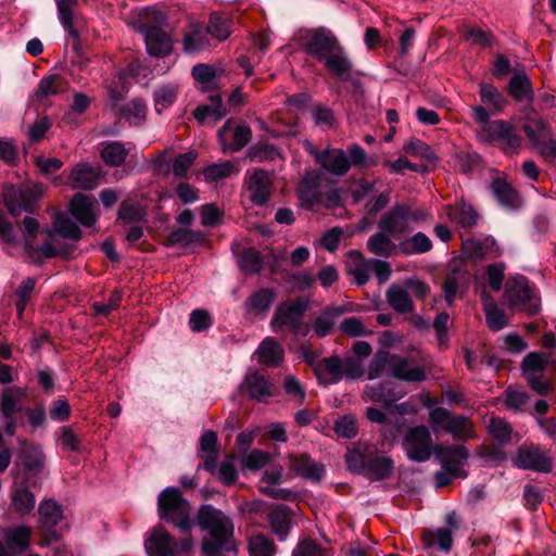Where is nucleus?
Here are the masks:
<instances>
[{
  "instance_id": "obj_1",
  "label": "nucleus",
  "mask_w": 556,
  "mask_h": 556,
  "mask_svg": "<svg viewBox=\"0 0 556 556\" xmlns=\"http://www.w3.org/2000/svg\"><path fill=\"white\" fill-rule=\"evenodd\" d=\"M303 50L342 81L352 78L353 63L338 37L326 27L307 30L302 37Z\"/></svg>"
},
{
  "instance_id": "obj_2",
  "label": "nucleus",
  "mask_w": 556,
  "mask_h": 556,
  "mask_svg": "<svg viewBox=\"0 0 556 556\" xmlns=\"http://www.w3.org/2000/svg\"><path fill=\"white\" fill-rule=\"evenodd\" d=\"M345 462L350 471L363 475L370 481L386 480L394 469L391 457L380 454L375 445L363 441L348 450Z\"/></svg>"
},
{
  "instance_id": "obj_3",
  "label": "nucleus",
  "mask_w": 556,
  "mask_h": 556,
  "mask_svg": "<svg viewBox=\"0 0 556 556\" xmlns=\"http://www.w3.org/2000/svg\"><path fill=\"white\" fill-rule=\"evenodd\" d=\"M198 523L208 531L211 539L202 543V552L214 555L217 549L236 552L233 523L222 510L212 505H203L198 513Z\"/></svg>"
},
{
  "instance_id": "obj_4",
  "label": "nucleus",
  "mask_w": 556,
  "mask_h": 556,
  "mask_svg": "<svg viewBox=\"0 0 556 556\" xmlns=\"http://www.w3.org/2000/svg\"><path fill=\"white\" fill-rule=\"evenodd\" d=\"M433 455L441 464V469L434 476L435 486L443 488L450 484L456 478H466L465 466L469 458V451L463 444L433 446Z\"/></svg>"
},
{
  "instance_id": "obj_5",
  "label": "nucleus",
  "mask_w": 556,
  "mask_h": 556,
  "mask_svg": "<svg viewBox=\"0 0 556 556\" xmlns=\"http://www.w3.org/2000/svg\"><path fill=\"white\" fill-rule=\"evenodd\" d=\"M190 504L175 486L164 489L157 497V511L161 519L173 523L182 534L194 525L190 515Z\"/></svg>"
},
{
  "instance_id": "obj_6",
  "label": "nucleus",
  "mask_w": 556,
  "mask_h": 556,
  "mask_svg": "<svg viewBox=\"0 0 556 556\" xmlns=\"http://www.w3.org/2000/svg\"><path fill=\"white\" fill-rule=\"evenodd\" d=\"M307 308L308 302L303 298L282 302L276 307L271 318L270 326L273 331L280 333L285 329H288L294 336H307L311 331V327L303 320Z\"/></svg>"
},
{
  "instance_id": "obj_7",
  "label": "nucleus",
  "mask_w": 556,
  "mask_h": 556,
  "mask_svg": "<svg viewBox=\"0 0 556 556\" xmlns=\"http://www.w3.org/2000/svg\"><path fill=\"white\" fill-rule=\"evenodd\" d=\"M426 219V213L408 203H399L386 212L378 222V228L390 236L403 235L412 225Z\"/></svg>"
},
{
  "instance_id": "obj_8",
  "label": "nucleus",
  "mask_w": 556,
  "mask_h": 556,
  "mask_svg": "<svg viewBox=\"0 0 556 556\" xmlns=\"http://www.w3.org/2000/svg\"><path fill=\"white\" fill-rule=\"evenodd\" d=\"M429 424L434 432L444 431L462 441L476 437L473 422L467 416L454 415L444 407H437L429 413Z\"/></svg>"
},
{
  "instance_id": "obj_9",
  "label": "nucleus",
  "mask_w": 556,
  "mask_h": 556,
  "mask_svg": "<svg viewBox=\"0 0 556 556\" xmlns=\"http://www.w3.org/2000/svg\"><path fill=\"white\" fill-rule=\"evenodd\" d=\"M477 137L480 142L500 147L504 153H517L521 147V136L515 127L503 119L492 121V124L479 128Z\"/></svg>"
},
{
  "instance_id": "obj_10",
  "label": "nucleus",
  "mask_w": 556,
  "mask_h": 556,
  "mask_svg": "<svg viewBox=\"0 0 556 556\" xmlns=\"http://www.w3.org/2000/svg\"><path fill=\"white\" fill-rule=\"evenodd\" d=\"M43 192L41 185L10 186L4 191V204L13 216H18L24 212L33 214Z\"/></svg>"
},
{
  "instance_id": "obj_11",
  "label": "nucleus",
  "mask_w": 556,
  "mask_h": 556,
  "mask_svg": "<svg viewBox=\"0 0 556 556\" xmlns=\"http://www.w3.org/2000/svg\"><path fill=\"white\" fill-rule=\"evenodd\" d=\"M402 444L407 457L413 462H426L433 453L430 431L422 425L409 428Z\"/></svg>"
},
{
  "instance_id": "obj_12",
  "label": "nucleus",
  "mask_w": 556,
  "mask_h": 556,
  "mask_svg": "<svg viewBox=\"0 0 556 556\" xmlns=\"http://www.w3.org/2000/svg\"><path fill=\"white\" fill-rule=\"evenodd\" d=\"M514 464L521 469L548 473L553 470V457L539 445L522 444L514 458Z\"/></svg>"
},
{
  "instance_id": "obj_13",
  "label": "nucleus",
  "mask_w": 556,
  "mask_h": 556,
  "mask_svg": "<svg viewBox=\"0 0 556 556\" xmlns=\"http://www.w3.org/2000/svg\"><path fill=\"white\" fill-rule=\"evenodd\" d=\"M506 296L510 307L526 311L531 315L539 312V305L532 302V290L523 276L514 277L507 282Z\"/></svg>"
},
{
  "instance_id": "obj_14",
  "label": "nucleus",
  "mask_w": 556,
  "mask_h": 556,
  "mask_svg": "<svg viewBox=\"0 0 556 556\" xmlns=\"http://www.w3.org/2000/svg\"><path fill=\"white\" fill-rule=\"evenodd\" d=\"M138 30L144 38L147 51L150 55L163 58L172 53L173 40L160 26L142 22Z\"/></svg>"
},
{
  "instance_id": "obj_15",
  "label": "nucleus",
  "mask_w": 556,
  "mask_h": 556,
  "mask_svg": "<svg viewBox=\"0 0 556 556\" xmlns=\"http://www.w3.org/2000/svg\"><path fill=\"white\" fill-rule=\"evenodd\" d=\"M315 162L327 173L334 176H344L351 168L346 152L338 148L312 150Z\"/></svg>"
},
{
  "instance_id": "obj_16",
  "label": "nucleus",
  "mask_w": 556,
  "mask_h": 556,
  "mask_svg": "<svg viewBox=\"0 0 556 556\" xmlns=\"http://www.w3.org/2000/svg\"><path fill=\"white\" fill-rule=\"evenodd\" d=\"M39 526L42 534L49 541H56L61 532L56 529L63 518L62 507L53 500H47L38 506Z\"/></svg>"
},
{
  "instance_id": "obj_17",
  "label": "nucleus",
  "mask_w": 556,
  "mask_h": 556,
  "mask_svg": "<svg viewBox=\"0 0 556 556\" xmlns=\"http://www.w3.org/2000/svg\"><path fill=\"white\" fill-rule=\"evenodd\" d=\"M240 391L247 394L251 400L266 402L274 393V384L269 377L254 370L245 374Z\"/></svg>"
},
{
  "instance_id": "obj_18",
  "label": "nucleus",
  "mask_w": 556,
  "mask_h": 556,
  "mask_svg": "<svg viewBox=\"0 0 556 556\" xmlns=\"http://www.w3.org/2000/svg\"><path fill=\"white\" fill-rule=\"evenodd\" d=\"M224 152H238L245 147L252 138V131L248 126H233L227 121L217 132Z\"/></svg>"
},
{
  "instance_id": "obj_19",
  "label": "nucleus",
  "mask_w": 556,
  "mask_h": 556,
  "mask_svg": "<svg viewBox=\"0 0 556 556\" xmlns=\"http://www.w3.org/2000/svg\"><path fill=\"white\" fill-rule=\"evenodd\" d=\"M521 113L525 121L522 125L525 134L534 147H539L543 140L551 136L547 122L536 113L532 105L525 106Z\"/></svg>"
},
{
  "instance_id": "obj_20",
  "label": "nucleus",
  "mask_w": 556,
  "mask_h": 556,
  "mask_svg": "<svg viewBox=\"0 0 556 556\" xmlns=\"http://www.w3.org/2000/svg\"><path fill=\"white\" fill-rule=\"evenodd\" d=\"M31 530L26 526H18L8 529L0 541V556H20L24 553L30 542Z\"/></svg>"
},
{
  "instance_id": "obj_21",
  "label": "nucleus",
  "mask_w": 556,
  "mask_h": 556,
  "mask_svg": "<svg viewBox=\"0 0 556 556\" xmlns=\"http://www.w3.org/2000/svg\"><path fill=\"white\" fill-rule=\"evenodd\" d=\"M247 184L251 202L258 206L265 205L271 192V179L268 172L261 168L254 169Z\"/></svg>"
},
{
  "instance_id": "obj_22",
  "label": "nucleus",
  "mask_w": 556,
  "mask_h": 556,
  "mask_svg": "<svg viewBox=\"0 0 556 556\" xmlns=\"http://www.w3.org/2000/svg\"><path fill=\"white\" fill-rule=\"evenodd\" d=\"M391 376L406 382H421L426 379L425 369L408 357L393 354Z\"/></svg>"
},
{
  "instance_id": "obj_23",
  "label": "nucleus",
  "mask_w": 556,
  "mask_h": 556,
  "mask_svg": "<svg viewBox=\"0 0 556 556\" xmlns=\"http://www.w3.org/2000/svg\"><path fill=\"white\" fill-rule=\"evenodd\" d=\"M58 8V17L64 30L75 40L79 39V29L84 27L83 18L73 12L77 0H55Z\"/></svg>"
},
{
  "instance_id": "obj_24",
  "label": "nucleus",
  "mask_w": 556,
  "mask_h": 556,
  "mask_svg": "<svg viewBox=\"0 0 556 556\" xmlns=\"http://www.w3.org/2000/svg\"><path fill=\"white\" fill-rule=\"evenodd\" d=\"M490 188L498 203L506 210L515 211L522 205L521 195L506 179L494 178Z\"/></svg>"
},
{
  "instance_id": "obj_25",
  "label": "nucleus",
  "mask_w": 556,
  "mask_h": 556,
  "mask_svg": "<svg viewBox=\"0 0 556 556\" xmlns=\"http://www.w3.org/2000/svg\"><path fill=\"white\" fill-rule=\"evenodd\" d=\"M97 201L84 193H76L71 201L72 215L86 227H91L97 222L94 213Z\"/></svg>"
},
{
  "instance_id": "obj_26",
  "label": "nucleus",
  "mask_w": 556,
  "mask_h": 556,
  "mask_svg": "<svg viewBox=\"0 0 556 556\" xmlns=\"http://www.w3.org/2000/svg\"><path fill=\"white\" fill-rule=\"evenodd\" d=\"M290 469L298 476L318 482L325 476V467L306 454L290 456Z\"/></svg>"
},
{
  "instance_id": "obj_27",
  "label": "nucleus",
  "mask_w": 556,
  "mask_h": 556,
  "mask_svg": "<svg viewBox=\"0 0 556 556\" xmlns=\"http://www.w3.org/2000/svg\"><path fill=\"white\" fill-rule=\"evenodd\" d=\"M26 397V391L21 387L3 389L0 394V410L3 418L11 419L16 414L24 412L22 403Z\"/></svg>"
},
{
  "instance_id": "obj_28",
  "label": "nucleus",
  "mask_w": 556,
  "mask_h": 556,
  "mask_svg": "<svg viewBox=\"0 0 556 556\" xmlns=\"http://www.w3.org/2000/svg\"><path fill=\"white\" fill-rule=\"evenodd\" d=\"M146 547L150 556H176L177 554V542L163 528L153 531Z\"/></svg>"
},
{
  "instance_id": "obj_29",
  "label": "nucleus",
  "mask_w": 556,
  "mask_h": 556,
  "mask_svg": "<svg viewBox=\"0 0 556 556\" xmlns=\"http://www.w3.org/2000/svg\"><path fill=\"white\" fill-rule=\"evenodd\" d=\"M366 397L376 403H381L386 407H391L392 404L403 396V392L397 390V387L392 381H383L377 386H367L365 388Z\"/></svg>"
},
{
  "instance_id": "obj_30",
  "label": "nucleus",
  "mask_w": 556,
  "mask_h": 556,
  "mask_svg": "<svg viewBox=\"0 0 556 556\" xmlns=\"http://www.w3.org/2000/svg\"><path fill=\"white\" fill-rule=\"evenodd\" d=\"M73 188L92 190L99 185L100 170L87 163H79L73 167L70 175Z\"/></svg>"
},
{
  "instance_id": "obj_31",
  "label": "nucleus",
  "mask_w": 556,
  "mask_h": 556,
  "mask_svg": "<svg viewBox=\"0 0 556 556\" xmlns=\"http://www.w3.org/2000/svg\"><path fill=\"white\" fill-rule=\"evenodd\" d=\"M320 175L315 170L307 172L301 179L298 195L303 204L312 207L320 200Z\"/></svg>"
},
{
  "instance_id": "obj_32",
  "label": "nucleus",
  "mask_w": 556,
  "mask_h": 556,
  "mask_svg": "<svg viewBox=\"0 0 556 556\" xmlns=\"http://www.w3.org/2000/svg\"><path fill=\"white\" fill-rule=\"evenodd\" d=\"M342 365V358L333 355L318 361L314 369L319 381L333 384L343 378Z\"/></svg>"
},
{
  "instance_id": "obj_33",
  "label": "nucleus",
  "mask_w": 556,
  "mask_h": 556,
  "mask_svg": "<svg viewBox=\"0 0 556 556\" xmlns=\"http://www.w3.org/2000/svg\"><path fill=\"white\" fill-rule=\"evenodd\" d=\"M485 321L490 330L500 331L508 325V316L501 309L494 299L486 292L481 293Z\"/></svg>"
},
{
  "instance_id": "obj_34",
  "label": "nucleus",
  "mask_w": 556,
  "mask_h": 556,
  "mask_svg": "<svg viewBox=\"0 0 556 556\" xmlns=\"http://www.w3.org/2000/svg\"><path fill=\"white\" fill-rule=\"evenodd\" d=\"M210 46L211 42L206 30H204L200 24H191L184 35V51L193 54L206 50Z\"/></svg>"
},
{
  "instance_id": "obj_35",
  "label": "nucleus",
  "mask_w": 556,
  "mask_h": 556,
  "mask_svg": "<svg viewBox=\"0 0 556 556\" xmlns=\"http://www.w3.org/2000/svg\"><path fill=\"white\" fill-rule=\"evenodd\" d=\"M508 92L518 102H526V106L532 105L534 93L530 78L526 74L514 75L508 84Z\"/></svg>"
},
{
  "instance_id": "obj_36",
  "label": "nucleus",
  "mask_w": 556,
  "mask_h": 556,
  "mask_svg": "<svg viewBox=\"0 0 556 556\" xmlns=\"http://www.w3.org/2000/svg\"><path fill=\"white\" fill-rule=\"evenodd\" d=\"M370 266V258H365L359 251L353 250L349 252L348 271L354 277L358 286H364L368 282Z\"/></svg>"
},
{
  "instance_id": "obj_37",
  "label": "nucleus",
  "mask_w": 556,
  "mask_h": 556,
  "mask_svg": "<svg viewBox=\"0 0 556 556\" xmlns=\"http://www.w3.org/2000/svg\"><path fill=\"white\" fill-rule=\"evenodd\" d=\"M258 362L268 366H277L283 359V349L274 338L267 337L260 344L257 351Z\"/></svg>"
},
{
  "instance_id": "obj_38",
  "label": "nucleus",
  "mask_w": 556,
  "mask_h": 556,
  "mask_svg": "<svg viewBox=\"0 0 556 556\" xmlns=\"http://www.w3.org/2000/svg\"><path fill=\"white\" fill-rule=\"evenodd\" d=\"M101 147V157L111 167L121 166L129 154V149L121 141H104Z\"/></svg>"
},
{
  "instance_id": "obj_39",
  "label": "nucleus",
  "mask_w": 556,
  "mask_h": 556,
  "mask_svg": "<svg viewBox=\"0 0 556 556\" xmlns=\"http://www.w3.org/2000/svg\"><path fill=\"white\" fill-rule=\"evenodd\" d=\"M268 521L271 531L285 541L290 532L291 527V511L287 506H278L268 514Z\"/></svg>"
},
{
  "instance_id": "obj_40",
  "label": "nucleus",
  "mask_w": 556,
  "mask_h": 556,
  "mask_svg": "<svg viewBox=\"0 0 556 556\" xmlns=\"http://www.w3.org/2000/svg\"><path fill=\"white\" fill-rule=\"evenodd\" d=\"M480 98L484 105L488 106L491 114H497L506 106L507 101L498 89L486 83L480 84Z\"/></svg>"
},
{
  "instance_id": "obj_41",
  "label": "nucleus",
  "mask_w": 556,
  "mask_h": 556,
  "mask_svg": "<svg viewBox=\"0 0 556 556\" xmlns=\"http://www.w3.org/2000/svg\"><path fill=\"white\" fill-rule=\"evenodd\" d=\"M345 312L343 306L327 307L324 313L314 320V331L317 337L329 334L334 326V320Z\"/></svg>"
},
{
  "instance_id": "obj_42",
  "label": "nucleus",
  "mask_w": 556,
  "mask_h": 556,
  "mask_svg": "<svg viewBox=\"0 0 556 556\" xmlns=\"http://www.w3.org/2000/svg\"><path fill=\"white\" fill-rule=\"evenodd\" d=\"M204 235L200 230H193L189 228H176L170 231L166 240L167 247H188L191 244L202 243Z\"/></svg>"
},
{
  "instance_id": "obj_43",
  "label": "nucleus",
  "mask_w": 556,
  "mask_h": 556,
  "mask_svg": "<svg viewBox=\"0 0 556 556\" xmlns=\"http://www.w3.org/2000/svg\"><path fill=\"white\" fill-rule=\"evenodd\" d=\"M387 301L394 311L402 314L413 312L414 309V304L408 292L396 285L388 289Z\"/></svg>"
},
{
  "instance_id": "obj_44",
  "label": "nucleus",
  "mask_w": 556,
  "mask_h": 556,
  "mask_svg": "<svg viewBox=\"0 0 556 556\" xmlns=\"http://www.w3.org/2000/svg\"><path fill=\"white\" fill-rule=\"evenodd\" d=\"M227 111L223 106L222 98L219 94L211 97V105H201L193 111V116L199 123H203L208 117H212L214 123L219 122Z\"/></svg>"
},
{
  "instance_id": "obj_45",
  "label": "nucleus",
  "mask_w": 556,
  "mask_h": 556,
  "mask_svg": "<svg viewBox=\"0 0 556 556\" xmlns=\"http://www.w3.org/2000/svg\"><path fill=\"white\" fill-rule=\"evenodd\" d=\"M549 356L545 353L531 352L521 362V369L525 377L544 374L549 363Z\"/></svg>"
},
{
  "instance_id": "obj_46",
  "label": "nucleus",
  "mask_w": 556,
  "mask_h": 556,
  "mask_svg": "<svg viewBox=\"0 0 556 556\" xmlns=\"http://www.w3.org/2000/svg\"><path fill=\"white\" fill-rule=\"evenodd\" d=\"M389 236V233H386L382 230L371 235L367 241L368 251L378 256L388 257L392 255L395 244Z\"/></svg>"
},
{
  "instance_id": "obj_47",
  "label": "nucleus",
  "mask_w": 556,
  "mask_h": 556,
  "mask_svg": "<svg viewBox=\"0 0 556 556\" xmlns=\"http://www.w3.org/2000/svg\"><path fill=\"white\" fill-rule=\"evenodd\" d=\"M205 30L207 35H211L213 38L224 41L231 33V22L225 15L212 13Z\"/></svg>"
},
{
  "instance_id": "obj_48",
  "label": "nucleus",
  "mask_w": 556,
  "mask_h": 556,
  "mask_svg": "<svg viewBox=\"0 0 556 556\" xmlns=\"http://www.w3.org/2000/svg\"><path fill=\"white\" fill-rule=\"evenodd\" d=\"M12 504L20 515L29 514L36 504L35 495L24 485H16L12 493Z\"/></svg>"
},
{
  "instance_id": "obj_49",
  "label": "nucleus",
  "mask_w": 556,
  "mask_h": 556,
  "mask_svg": "<svg viewBox=\"0 0 556 556\" xmlns=\"http://www.w3.org/2000/svg\"><path fill=\"white\" fill-rule=\"evenodd\" d=\"M468 282V275L467 271L462 270H453L444 280L442 285V290L444 293L445 301L448 305H451L455 298L458 289L467 285Z\"/></svg>"
},
{
  "instance_id": "obj_50",
  "label": "nucleus",
  "mask_w": 556,
  "mask_h": 556,
  "mask_svg": "<svg viewBox=\"0 0 556 556\" xmlns=\"http://www.w3.org/2000/svg\"><path fill=\"white\" fill-rule=\"evenodd\" d=\"M64 88V79L60 75H50L42 77L35 91L37 100L41 101L52 96H56Z\"/></svg>"
},
{
  "instance_id": "obj_51",
  "label": "nucleus",
  "mask_w": 556,
  "mask_h": 556,
  "mask_svg": "<svg viewBox=\"0 0 556 556\" xmlns=\"http://www.w3.org/2000/svg\"><path fill=\"white\" fill-rule=\"evenodd\" d=\"M22 464L29 473H38L45 465V456L40 447L31 445L23 448L21 454Z\"/></svg>"
},
{
  "instance_id": "obj_52",
  "label": "nucleus",
  "mask_w": 556,
  "mask_h": 556,
  "mask_svg": "<svg viewBox=\"0 0 556 556\" xmlns=\"http://www.w3.org/2000/svg\"><path fill=\"white\" fill-rule=\"evenodd\" d=\"M277 553V546L275 542L264 535L255 534L249 540V554L250 556H275Z\"/></svg>"
},
{
  "instance_id": "obj_53",
  "label": "nucleus",
  "mask_w": 556,
  "mask_h": 556,
  "mask_svg": "<svg viewBox=\"0 0 556 556\" xmlns=\"http://www.w3.org/2000/svg\"><path fill=\"white\" fill-rule=\"evenodd\" d=\"M392 361V353L386 350L377 351L368 366V379L374 380L379 378L380 376H382L387 368L391 371Z\"/></svg>"
},
{
  "instance_id": "obj_54",
  "label": "nucleus",
  "mask_w": 556,
  "mask_h": 556,
  "mask_svg": "<svg viewBox=\"0 0 556 556\" xmlns=\"http://www.w3.org/2000/svg\"><path fill=\"white\" fill-rule=\"evenodd\" d=\"M146 210L138 202L125 200L121 203L117 216L124 223H138L146 219Z\"/></svg>"
},
{
  "instance_id": "obj_55",
  "label": "nucleus",
  "mask_w": 556,
  "mask_h": 556,
  "mask_svg": "<svg viewBox=\"0 0 556 556\" xmlns=\"http://www.w3.org/2000/svg\"><path fill=\"white\" fill-rule=\"evenodd\" d=\"M489 434L501 445L511 440L513 429L510 425L501 417H492L488 425Z\"/></svg>"
},
{
  "instance_id": "obj_56",
  "label": "nucleus",
  "mask_w": 556,
  "mask_h": 556,
  "mask_svg": "<svg viewBox=\"0 0 556 556\" xmlns=\"http://www.w3.org/2000/svg\"><path fill=\"white\" fill-rule=\"evenodd\" d=\"M432 249V242L424 232L415 233L410 239L401 243V250L404 254H422Z\"/></svg>"
},
{
  "instance_id": "obj_57",
  "label": "nucleus",
  "mask_w": 556,
  "mask_h": 556,
  "mask_svg": "<svg viewBox=\"0 0 556 556\" xmlns=\"http://www.w3.org/2000/svg\"><path fill=\"white\" fill-rule=\"evenodd\" d=\"M277 294L274 290L263 288L249 298L251 308L257 314H265L270 308Z\"/></svg>"
},
{
  "instance_id": "obj_58",
  "label": "nucleus",
  "mask_w": 556,
  "mask_h": 556,
  "mask_svg": "<svg viewBox=\"0 0 556 556\" xmlns=\"http://www.w3.org/2000/svg\"><path fill=\"white\" fill-rule=\"evenodd\" d=\"M424 542L427 546L438 544L440 549L447 553L453 545V534L451 529L439 528L435 531H428L424 533Z\"/></svg>"
},
{
  "instance_id": "obj_59",
  "label": "nucleus",
  "mask_w": 556,
  "mask_h": 556,
  "mask_svg": "<svg viewBox=\"0 0 556 556\" xmlns=\"http://www.w3.org/2000/svg\"><path fill=\"white\" fill-rule=\"evenodd\" d=\"M192 76L202 85L203 90H213L217 87L216 71L206 64H197L192 67Z\"/></svg>"
},
{
  "instance_id": "obj_60",
  "label": "nucleus",
  "mask_w": 556,
  "mask_h": 556,
  "mask_svg": "<svg viewBox=\"0 0 556 556\" xmlns=\"http://www.w3.org/2000/svg\"><path fill=\"white\" fill-rule=\"evenodd\" d=\"M239 265L243 271L249 274H256L261 271L263 267L261 253L253 248L243 250L239 258Z\"/></svg>"
},
{
  "instance_id": "obj_61",
  "label": "nucleus",
  "mask_w": 556,
  "mask_h": 556,
  "mask_svg": "<svg viewBox=\"0 0 556 556\" xmlns=\"http://www.w3.org/2000/svg\"><path fill=\"white\" fill-rule=\"evenodd\" d=\"M177 98V87L164 85L154 91L155 109L159 113L172 105Z\"/></svg>"
},
{
  "instance_id": "obj_62",
  "label": "nucleus",
  "mask_w": 556,
  "mask_h": 556,
  "mask_svg": "<svg viewBox=\"0 0 556 556\" xmlns=\"http://www.w3.org/2000/svg\"><path fill=\"white\" fill-rule=\"evenodd\" d=\"M454 218L463 228L469 229L478 224L479 214L471 204L463 202L456 208Z\"/></svg>"
},
{
  "instance_id": "obj_63",
  "label": "nucleus",
  "mask_w": 556,
  "mask_h": 556,
  "mask_svg": "<svg viewBox=\"0 0 556 556\" xmlns=\"http://www.w3.org/2000/svg\"><path fill=\"white\" fill-rule=\"evenodd\" d=\"M292 556H331V554L314 540L304 539L293 548Z\"/></svg>"
},
{
  "instance_id": "obj_64",
  "label": "nucleus",
  "mask_w": 556,
  "mask_h": 556,
  "mask_svg": "<svg viewBox=\"0 0 556 556\" xmlns=\"http://www.w3.org/2000/svg\"><path fill=\"white\" fill-rule=\"evenodd\" d=\"M336 434L343 439H352L357 434L356 419L351 415L339 417L333 425Z\"/></svg>"
}]
</instances>
